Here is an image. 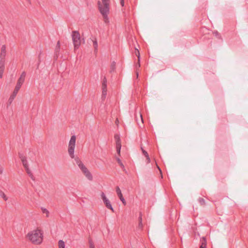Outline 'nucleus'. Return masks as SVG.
<instances>
[{
    "instance_id": "f257e3e1",
    "label": "nucleus",
    "mask_w": 248,
    "mask_h": 248,
    "mask_svg": "<svg viewBox=\"0 0 248 248\" xmlns=\"http://www.w3.org/2000/svg\"><path fill=\"white\" fill-rule=\"evenodd\" d=\"M76 137L75 135L71 136L69 141L68 152L69 156L72 158H75V161L78 165L81 171L86 168L78 157L75 158L74 151L76 146Z\"/></svg>"
},
{
    "instance_id": "f03ea898",
    "label": "nucleus",
    "mask_w": 248,
    "mask_h": 248,
    "mask_svg": "<svg viewBox=\"0 0 248 248\" xmlns=\"http://www.w3.org/2000/svg\"><path fill=\"white\" fill-rule=\"evenodd\" d=\"M98 7L99 10L101 14L104 21L106 23L109 22L108 14L109 12L110 0H101L98 1Z\"/></svg>"
},
{
    "instance_id": "7ed1b4c3",
    "label": "nucleus",
    "mask_w": 248,
    "mask_h": 248,
    "mask_svg": "<svg viewBox=\"0 0 248 248\" xmlns=\"http://www.w3.org/2000/svg\"><path fill=\"white\" fill-rule=\"evenodd\" d=\"M42 231L38 229L29 232L27 235V238L32 243L35 245H40L43 239Z\"/></svg>"
},
{
    "instance_id": "20e7f679",
    "label": "nucleus",
    "mask_w": 248,
    "mask_h": 248,
    "mask_svg": "<svg viewBox=\"0 0 248 248\" xmlns=\"http://www.w3.org/2000/svg\"><path fill=\"white\" fill-rule=\"evenodd\" d=\"M26 75V72L24 71L22 73L21 75H20V78L17 80L15 90L8 100L7 107H8L12 104V102L16 97L18 92L19 91L20 88H21L22 85L23 84Z\"/></svg>"
},
{
    "instance_id": "39448f33",
    "label": "nucleus",
    "mask_w": 248,
    "mask_h": 248,
    "mask_svg": "<svg viewBox=\"0 0 248 248\" xmlns=\"http://www.w3.org/2000/svg\"><path fill=\"white\" fill-rule=\"evenodd\" d=\"M72 37L74 46V49L75 50H76L79 48V46L81 44L80 34L78 31H73Z\"/></svg>"
},
{
    "instance_id": "423d86ee",
    "label": "nucleus",
    "mask_w": 248,
    "mask_h": 248,
    "mask_svg": "<svg viewBox=\"0 0 248 248\" xmlns=\"http://www.w3.org/2000/svg\"><path fill=\"white\" fill-rule=\"evenodd\" d=\"M101 199L105 204L106 207L108 209L111 210L113 212H114V209L111 204L109 200L106 197V195L104 192H102L101 194Z\"/></svg>"
},
{
    "instance_id": "0eeeda50",
    "label": "nucleus",
    "mask_w": 248,
    "mask_h": 248,
    "mask_svg": "<svg viewBox=\"0 0 248 248\" xmlns=\"http://www.w3.org/2000/svg\"><path fill=\"white\" fill-rule=\"evenodd\" d=\"M107 80L105 77H104L102 83V99L104 100L107 95Z\"/></svg>"
},
{
    "instance_id": "6e6552de",
    "label": "nucleus",
    "mask_w": 248,
    "mask_h": 248,
    "mask_svg": "<svg viewBox=\"0 0 248 248\" xmlns=\"http://www.w3.org/2000/svg\"><path fill=\"white\" fill-rule=\"evenodd\" d=\"M82 172L89 180L92 181L93 180V176L87 168L83 170Z\"/></svg>"
},
{
    "instance_id": "1a4fd4ad",
    "label": "nucleus",
    "mask_w": 248,
    "mask_h": 248,
    "mask_svg": "<svg viewBox=\"0 0 248 248\" xmlns=\"http://www.w3.org/2000/svg\"><path fill=\"white\" fill-rule=\"evenodd\" d=\"M6 54V46L3 45L1 48V52L0 54V60L5 61V57Z\"/></svg>"
},
{
    "instance_id": "9d476101",
    "label": "nucleus",
    "mask_w": 248,
    "mask_h": 248,
    "mask_svg": "<svg viewBox=\"0 0 248 248\" xmlns=\"http://www.w3.org/2000/svg\"><path fill=\"white\" fill-rule=\"evenodd\" d=\"M19 158L22 161L23 166H24V168L29 167V164L27 160V157L23 155L20 154Z\"/></svg>"
},
{
    "instance_id": "9b49d317",
    "label": "nucleus",
    "mask_w": 248,
    "mask_h": 248,
    "mask_svg": "<svg viewBox=\"0 0 248 248\" xmlns=\"http://www.w3.org/2000/svg\"><path fill=\"white\" fill-rule=\"evenodd\" d=\"M93 46L94 49V52L97 53L98 51V43L96 38L92 40Z\"/></svg>"
},
{
    "instance_id": "f8f14e48",
    "label": "nucleus",
    "mask_w": 248,
    "mask_h": 248,
    "mask_svg": "<svg viewBox=\"0 0 248 248\" xmlns=\"http://www.w3.org/2000/svg\"><path fill=\"white\" fill-rule=\"evenodd\" d=\"M201 245L200 246V248H206V240L205 237H202L201 239Z\"/></svg>"
},
{
    "instance_id": "ddd939ff",
    "label": "nucleus",
    "mask_w": 248,
    "mask_h": 248,
    "mask_svg": "<svg viewBox=\"0 0 248 248\" xmlns=\"http://www.w3.org/2000/svg\"><path fill=\"white\" fill-rule=\"evenodd\" d=\"M25 169L26 170L27 173L31 177V178L32 180H34V177L33 175V174L32 173L31 171L29 169V167L25 168Z\"/></svg>"
},
{
    "instance_id": "4468645a",
    "label": "nucleus",
    "mask_w": 248,
    "mask_h": 248,
    "mask_svg": "<svg viewBox=\"0 0 248 248\" xmlns=\"http://www.w3.org/2000/svg\"><path fill=\"white\" fill-rule=\"evenodd\" d=\"M114 139L116 141V145L118 144H121L120 136L118 134H115L114 136Z\"/></svg>"
},
{
    "instance_id": "2eb2a0df",
    "label": "nucleus",
    "mask_w": 248,
    "mask_h": 248,
    "mask_svg": "<svg viewBox=\"0 0 248 248\" xmlns=\"http://www.w3.org/2000/svg\"><path fill=\"white\" fill-rule=\"evenodd\" d=\"M59 248H65V245L64 242L62 240H60L58 241Z\"/></svg>"
},
{
    "instance_id": "dca6fc26",
    "label": "nucleus",
    "mask_w": 248,
    "mask_h": 248,
    "mask_svg": "<svg viewBox=\"0 0 248 248\" xmlns=\"http://www.w3.org/2000/svg\"><path fill=\"white\" fill-rule=\"evenodd\" d=\"M5 61L0 60V71L3 72L4 70Z\"/></svg>"
},
{
    "instance_id": "f3484780",
    "label": "nucleus",
    "mask_w": 248,
    "mask_h": 248,
    "mask_svg": "<svg viewBox=\"0 0 248 248\" xmlns=\"http://www.w3.org/2000/svg\"><path fill=\"white\" fill-rule=\"evenodd\" d=\"M0 197H1L5 201H7L8 200V197L2 190H0Z\"/></svg>"
},
{
    "instance_id": "a211bd4d",
    "label": "nucleus",
    "mask_w": 248,
    "mask_h": 248,
    "mask_svg": "<svg viewBox=\"0 0 248 248\" xmlns=\"http://www.w3.org/2000/svg\"><path fill=\"white\" fill-rule=\"evenodd\" d=\"M116 192L117 193V194L118 195V196L119 197V198L120 197H122V196L123 195H122V193L121 192V190L120 189V188H119V186H117L116 188Z\"/></svg>"
},
{
    "instance_id": "6ab92c4d",
    "label": "nucleus",
    "mask_w": 248,
    "mask_h": 248,
    "mask_svg": "<svg viewBox=\"0 0 248 248\" xmlns=\"http://www.w3.org/2000/svg\"><path fill=\"white\" fill-rule=\"evenodd\" d=\"M116 151L118 154H120L121 149V144H118V145H116Z\"/></svg>"
},
{
    "instance_id": "aec40b11",
    "label": "nucleus",
    "mask_w": 248,
    "mask_h": 248,
    "mask_svg": "<svg viewBox=\"0 0 248 248\" xmlns=\"http://www.w3.org/2000/svg\"><path fill=\"white\" fill-rule=\"evenodd\" d=\"M41 209H42V212L44 214H46L47 217H48L49 213V211L46 209L44 208H41Z\"/></svg>"
},
{
    "instance_id": "412c9836",
    "label": "nucleus",
    "mask_w": 248,
    "mask_h": 248,
    "mask_svg": "<svg viewBox=\"0 0 248 248\" xmlns=\"http://www.w3.org/2000/svg\"><path fill=\"white\" fill-rule=\"evenodd\" d=\"M60 41H58L57 43V45L56 46V49H55L56 53L58 52L60 50Z\"/></svg>"
},
{
    "instance_id": "4be33fe9",
    "label": "nucleus",
    "mask_w": 248,
    "mask_h": 248,
    "mask_svg": "<svg viewBox=\"0 0 248 248\" xmlns=\"http://www.w3.org/2000/svg\"><path fill=\"white\" fill-rule=\"evenodd\" d=\"M89 248H95L93 241L91 239L89 240Z\"/></svg>"
},
{
    "instance_id": "5701e85b",
    "label": "nucleus",
    "mask_w": 248,
    "mask_h": 248,
    "mask_svg": "<svg viewBox=\"0 0 248 248\" xmlns=\"http://www.w3.org/2000/svg\"><path fill=\"white\" fill-rule=\"evenodd\" d=\"M140 148L142 151V154L145 156V157L149 156L148 153L145 150L143 149L142 146H141Z\"/></svg>"
},
{
    "instance_id": "b1692460",
    "label": "nucleus",
    "mask_w": 248,
    "mask_h": 248,
    "mask_svg": "<svg viewBox=\"0 0 248 248\" xmlns=\"http://www.w3.org/2000/svg\"><path fill=\"white\" fill-rule=\"evenodd\" d=\"M199 202L202 205H203L205 204V200L203 198H200L199 199Z\"/></svg>"
},
{
    "instance_id": "393cba45",
    "label": "nucleus",
    "mask_w": 248,
    "mask_h": 248,
    "mask_svg": "<svg viewBox=\"0 0 248 248\" xmlns=\"http://www.w3.org/2000/svg\"><path fill=\"white\" fill-rule=\"evenodd\" d=\"M117 161L118 163H119V164L120 165V166L122 168H124V166L123 164L122 163V161L119 158H117Z\"/></svg>"
},
{
    "instance_id": "a878e982",
    "label": "nucleus",
    "mask_w": 248,
    "mask_h": 248,
    "mask_svg": "<svg viewBox=\"0 0 248 248\" xmlns=\"http://www.w3.org/2000/svg\"><path fill=\"white\" fill-rule=\"evenodd\" d=\"M119 199L120 200L122 201V202H123V203L124 204V205H125L126 204V202L124 199V198L123 197V195L122 196V197H119Z\"/></svg>"
},
{
    "instance_id": "bb28decb",
    "label": "nucleus",
    "mask_w": 248,
    "mask_h": 248,
    "mask_svg": "<svg viewBox=\"0 0 248 248\" xmlns=\"http://www.w3.org/2000/svg\"><path fill=\"white\" fill-rule=\"evenodd\" d=\"M119 199L120 200L122 201V202H123V203L124 204V205H125L126 204V202L124 199V198L123 197V195L122 196V197H119Z\"/></svg>"
},
{
    "instance_id": "cd10ccee",
    "label": "nucleus",
    "mask_w": 248,
    "mask_h": 248,
    "mask_svg": "<svg viewBox=\"0 0 248 248\" xmlns=\"http://www.w3.org/2000/svg\"><path fill=\"white\" fill-rule=\"evenodd\" d=\"M119 199L120 200L122 201V202H123V203L124 204V205H125L126 204V202L124 199V198L123 197V195L122 196V197H119Z\"/></svg>"
},
{
    "instance_id": "c85d7f7f",
    "label": "nucleus",
    "mask_w": 248,
    "mask_h": 248,
    "mask_svg": "<svg viewBox=\"0 0 248 248\" xmlns=\"http://www.w3.org/2000/svg\"><path fill=\"white\" fill-rule=\"evenodd\" d=\"M135 53H136V55L138 56V57L139 61H140V52H139V51L138 50V49H136V50H135Z\"/></svg>"
},
{
    "instance_id": "c756f323",
    "label": "nucleus",
    "mask_w": 248,
    "mask_h": 248,
    "mask_svg": "<svg viewBox=\"0 0 248 248\" xmlns=\"http://www.w3.org/2000/svg\"><path fill=\"white\" fill-rule=\"evenodd\" d=\"M115 63L113 62L111 65V71H113L115 69Z\"/></svg>"
},
{
    "instance_id": "7c9ffc66",
    "label": "nucleus",
    "mask_w": 248,
    "mask_h": 248,
    "mask_svg": "<svg viewBox=\"0 0 248 248\" xmlns=\"http://www.w3.org/2000/svg\"><path fill=\"white\" fill-rule=\"evenodd\" d=\"M146 158V163L148 164V163H150L151 162V159L149 157V156H146L145 157Z\"/></svg>"
},
{
    "instance_id": "2f4dec72",
    "label": "nucleus",
    "mask_w": 248,
    "mask_h": 248,
    "mask_svg": "<svg viewBox=\"0 0 248 248\" xmlns=\"http://www.w3.org/2000/svg\"><path fill=\"white\" fill-rule=\"evenodd\" d=\"M120 4L122 6H124V0H120Z\"/></svg>"
},
{
    "instance_id": "473e14b6",
    "label": "nucleus",
    "mask_w": 248,
    "mask_h": 248,
    "mask_svg": "<svg viewBox=\"0 0 248 248\" xmlns=\"http://www.w3.org/2000/svg\"><path fill=\"white\" fill-rule=\"evenodd\" d=\"M142 226H143V225H142V222H141V221H140V222H139V227L140 228H142Z\"/></svg>"
},
{
    "instance_id": "72a5a7b5",
    "label": "nucleus",
    "mask_w": 248,
    "mask_h": 248,
    "mask_svg": "<svg viewBox=\"0 0 248 248\" xmlns=\"http://www.w3.org/2000/svg\"><path fill=\"white\" fill-rule=\"evenodd\" d=\"M140 119L141 122L143 123V120L142 116V115L141 113H140Z\"/></svg>"
},
{
    "instance_id": "f704fd0d",
    "label": "nucleus",
    "mask_w": 248,
    "mask_h": 248,
    "mask_svg": "<svg viewBox=\"0 0 248 248\" xmlns=\"http://www.w3.org/2000/svg\"><path fill=\"white\" fill-rule=\"evenodd\" d=\"M3 169L2 168H0V173L2 174L3 173Z\"/></svg>"
},
{
    "instance_id": "c9c22d12",
    "label": "nucleus",
    "mask_w": 248,
    "mask_h": 248,
    "mask_svg": "<svg viewBox=\"0 0 248 248\" xmlns=\"http://www.w3.org/2000/svg\"><path fill=\"white\" fill-rule=\"evenodd\" d=\"M3 73V72L0 71V78H1L2 77Z\"/></svg>"
},
{
    "instance_id": "e433bc0d",
    "label": "nucleus",
    "mask_w": 248,
    "mask_h": 248,
    "mask_svg": "<svg viewBox=\"0 0 248 248\" xmlns=\"http://www.w3.org/2000/svg\"><path fill=\"white\" fill-rule=\"evenodd\" d=\"M139 222H140V221H142V218H141V216L139 217Z\"/></svg>"
},
{
    "instance_id": "4c0bfd02",
    "label": "nucleus",
    "mask_w": 248,
    "mask_h": 248,
    "mask_svg": "<svg viewBox=\"0 0 248 248\" xmlns=\"http://www.w3.org/2000/svg\"><path fill=\"white\" fill-rule=\"evenodd\" d=\"M138 67H140V63H139H139H138Z\"/></svg>"
},
{
    "instance_id": "58836bf2",
    "label": "nucleus",
    "mask_w": 248,
    "mask_h": 248,
    "mask_svg": "<svg viewBox=\"0 0 248 248\" xmlns=\"http://www.w3.org/2000/svg\"><path fill=\"white\" fill-rule=\"evenodd\" d=\"M137 77H138V73H137Z\"/></svg>"
},
{
    "instance_id": "ea45409f",
    "label": "nucleus",
    "mask_w": 248,
    "mask_h": 248,
    "mask_svg": "<svg viewBox=\"0 0 248 248\" xmlns=\"http://www.w3.org/2000/svg\"><path fill=\"white\" fill-rule=\"evenodd\" d=\"M158 169L160 171V168H159L158 166H157Z\"/></svg>"
}]
</instances>
